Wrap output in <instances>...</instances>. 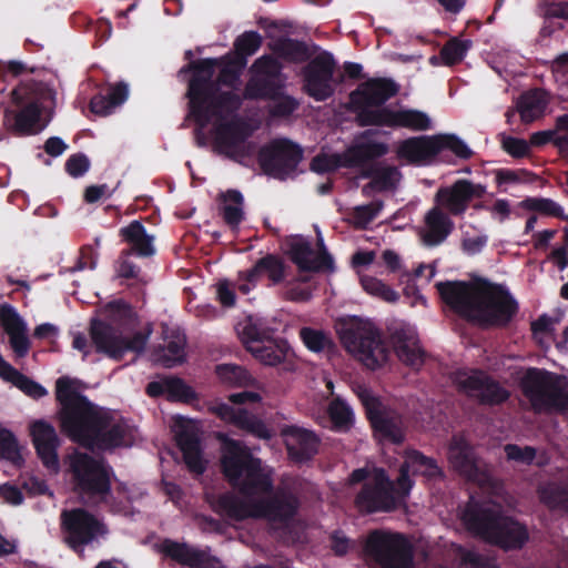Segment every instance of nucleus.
<instances>
[{
  "mask_svg": "<svg viewBox=\"0 0 568 568\" xmlns=\"http://www.w3.org/2000/svg\"><path fill=\"white\" fill-rule=\"evenodd\" d=\"M194 74L189 85L191 115L201 129L212 123L214 145L220 153L243 162L254 154L255 143L250 136L255 128L233 113L241 105V98L233 92L217 93L212 82L216 68H220L219 84L237 87L241 65L234 61L221 63L206 59L193 65Z\"/></svg>",
  "mask_w": 568,
  "mask_h": 568,
  "instance_id": "nucleus-1",
  "label": "nucleus"
},
{
  "mask_svg": "<svg viewBox=\"0 0 568 568\" xmlns=\"http://www.w3.org/2000/svg\"><path fill=\"white\" fill-rule=\"evenodd\" d=\"M219 438L222 440L223 474L243 498L227 493L210 499L214 511L235 520L266 518L270 521H285L293 517L298 501L291 493H272L271 469L253 457L241 442L223 434Z\"/></svg>",
  "mask_w": 568,
  "mask_h": 568,
  "instance_id": "nucleus-2",
  "label": "nucleus"
},
{
  "mask_svg": "<svg viewBox=\"0 0 568 568\" xmlns=\"http://www.w3.org/2000/svg\"><path fill=\"white\" fill-rule=\"evenodd\" d=\"M62 429L74 440L92 449L130 446L132 429L115 414L92 405L68 377L57 381Z\"/></svg>",
  "mask_w": 568,
  "mask_h": 568,
  "instance_id": "nucleus-3",
  "label": "nucleus"
},
{
  "mask_svg": "<svg viewBox=\"0 0 568 568\" xmlns=\"http://www.w3.org/2000/svg\"><path fill=\"white\" fill-rule=\"evenodd\" d=\"M436 286L449 307L479 325H504L518 308L511 295L491 284L439 282Z\"/></svg>",
  "mask_w": 568,
  "mask_h": 568,
  "instance_id": "nucleus-4",
  "label": "nucleus"
},
{
  "mask_svg": "<svg viewBox=\"0 0 568 568\" xmlns=\"http://www.w3.org/2000/svg\"><path fill=\"white\" fill-rule=\"evenodd\" d=\"M459 517L469 532L504 550L521 549L529 539L525 524L503 514L495 500L474 497L460 510Z\"/></svg>",
  "mask_w": 568,
  "mask_h": 568,
  "instance_id": "nucleus-5",
  "label": "nucleus"
},
{
  "mask_svg": "<svg viewBox=\"0 0 568 568\" xmlns=\"http://www.w3.org/2000/svg\"><path fill=\"white\" fill-rule=\"evenodd\" d=\"M110 322L93 318L90 325V336L98 352L110 358L120 359L126 352L144 349L151 331L128 335L121 326L134 318L133 310L123 301H115L105 307Z\"/></svg>",
  "mask_w": 568,
  "mask_h": 568,
  "instance_id": "nucleus-6",
  "label": "nucleus"
},
{
  "mask_svg": "<svg viewBox=\"0 0 568 568\" xmlns=\"http://www.w3.org/2000/svg\"><path fill=\"white\" fill-rule=\"evenodd\" d=\"M336 332L345 349L369 369H377L388 363L389 351L378 328L369 320L357 316L342 318Z\"/></svg>",
  "mask_w": 568,
  "mask_h": 568,
  "instance_id": "nucleus-7",
  "label": "nucleus"
},
{
  "mask_svg": "<svg viewBox=\"0 0 568 568\" xmlns=\"http://www.w3.org/2000/svg\"><path fill=\"white\" fill-rule=\"evenodd\" d=\"M12 94L17 102L26 99L27 104L18 113L6 111L3 125L18 135H31L42 131L49 123L50 119L44 113L54 104L55 92L45 84L34 83L30 87L21 85Z\"/></svg>",
  "mask_w": 568,
  "mask_h": 568,
  "instance_id": "nucleus-8",
  "label": "nucleus"
},
{
  "mask_svg": "<svg viewBox=\"0 0 568 568\" xmlns=\"http://www.w3.org/2000/svg\"><path fill=\"white\" fill-rule=\"evenodd\" d=\"M351 481H365L356 498L358 508L366 513L390 511L407 497L400 487L388 479L381 468H359L352 473Z\"/></svg>",
  "mask_w": 568,
  "mask_h": 568,
  "instance_id": "nucleus-9",
  "label": "nucleus"
},
{
  "mask_svg": "<svg viewBox=\"0 0 568 568\" xmlns=\"http://www.w3.org/2000/svg\"><path fill=\"white\" fill-rule=\"evenodd\" d=\"M521 388L536 412L562 410L568 407V394L556 375L531 368L521 379Z\"/></svg>",
  "mask_w": 568,
  "mask_h": 568,
  "instance_id": "nucleus-10",
  "label": "nucleus"
},
{
  "mask_svg": "<svg viewBox=\"0 0 568 568\" xmlns=\"http://www.w3.org/2000/svg\"><path fill=\"white\" fill-rule=\"evenodd\" d=\"M70 469L75 489L81 495L105 499L110 490V475L101 460L77 452L70 457Z\"/></svg>",
  "mask_w": 568,
  "mask_h": 568,
  "instance_id": "nucleus-11",
  "label": "nucleus"
},
{
  "mask_svg": "<svg viewBox=\"0 0 568 568\" xmlns=\"http://www.w3.org/2000/svg\"><path fill=\"white\" fill-rule=\"evenodd\" d=\"M366 551L383 568H413L412 546L399 534L372 532L366 541Z\"/></svg>",
  "mask_w": 568,
  "mask_h": 568,
  "instance_id": "nucleus-12",
  "label": "nucleus"
},
{
  "mask_svg": "<svg viewBox=\"0 0 568 568\" xmlns=\"http://www.w3.org/2000/svg\"><path fill=\"white\" fill-rule=\"evenodd\" d=\"M237 332L246 349L263 365L275 366L292 355L285 341L270 338L251 320L241 324Z\"/></svg>",
  "mask_w": 568,
  "mask_h": 568,
  "instance_id": "nucleus-13",
  "label": "nucleus"
},
{
  "mask_svg": "<svg viewBox=\"0 0 568 568\" xmlns=\"http://www.w3.org/2000/svg\"><path fill=\"white\" fill-rule=\"evenodd\" d=\"M388 152V145L383 142L362 140L348 148L343 154H321L312 160L311 169L317 173H325L339 166H361L365 162L383 156Z\"/></svg>",
  "mask_w": 568,
  "mask_h": 568,
  "instance_id": "nucleus-14",
  "label": "nucleus"
},
{
  "mask_svg": "<svg viewBox=\"0 0 568 568\" xmlns=\"http://www.w3.org/2000/svg\"><path fill=\"white\" fill-rule=\"evenodd\" d=\"M62 525L65 542L78 552H82L84 546L98 541L108 532L102 521L83 509L63 511Z\"/></svg>",
  "mask_w": 568,
  "mask_h": 568,
  "instance_id": "nucleus-15",
  "label": "nucleus"
},
{
  "mask_svg": "<svg viewBox=\"0 0 568 568\" xmlns=\"http://www.w3.org/2000/svg\"><path fill=\"white\" fill-rule=\"evenodd\" d=\"M302 160V149L285 139H277L261 149L258 161L264 172L276 179L294 174Z\"/></svg>",
  "mask_w": 568,
  "mask_h": 568,
  "instance_id": "nucleus-16",
  "label": "nucleus"
},
{
  "mask_svg": "<svg viewBox=\"0 0 568 568\" xmlns=\"http://www.w3.org/2000/svg\"><path fill=\"white\" fill-rule=\"evenodd\" d=\"M449 465L467 480L480 487L491 486L493 479L487 465L477 458L473 447L460 436H454L447 452Z\"/></svg>",
  "mask_w": 568,
  "mask_h": 568,
  "instance_id": "nucleus-17",
  "label": "nucleus"
},
{
  "mask_svg": "<svg viewBox=\"0 0 568 568\" xmlns=\"http://www.w3.org/2000/svg\"><path fill=\"white\" fill-rule=\"evenodd\" d=\"M361 124L426 131L432 128V119L427 113L415 109L382 108L376 111H364L361 114Z\"/></svg>",
  "mask_w": 568,
  "mask_h": 568,
  "instance_id": "nucleus-18",
  "label": "nucleus"
},
{
  "mask_svg": "<svg viewBox=\"0 0 568 568\" xmlns=\"http://www.w3.org/2000/svg\"><path fill=\"white\" fill-rule=\"evenodd\" d=\"M452 379L460 392L483 404H500L509 397L507 389L481 372L457 371Z\"/></svg>",
  "mask_w": 568,
  "mask_h": 568,
  "instance_id": "nucleus-19",
  "label": "nucleus"
},
{
  "mask_svg": "<svg viewBox=\"0 0 568 568\" xmlns=\"http://www.w3.org/2000/svg\"><path fill=\"white\" fill-rule=\"evenodd\" d=\"M355 390L366 408L375 432L395 444L400 443L404 439L402 418L397 415L382 413L379 400L366 386L359 385Z\"/></svg>",
  "mask_w": 568,
  "mask_h": 568,
  "instance_id": "nucleus-20",
  "label": "nucleus"
},
{
  "mask_svg": "<svg viewBox=\"0 0 568 568\" xmlns=\"http://www.w3.org/2000/svg\"><path fill=\"white\" fill-rule=\"evenodd\" d=\"M398 91L396 83L388 79H371L351 93V103L357 111V118L361 122V114L364 111H376L382 109L383 104L394 97Z\"/></svg>",
  "mask_w": 568,
  "mask_h": 568,
  "instance_id": "nucleus-21",
  "label": "nucleus"
},
{
  "mask_svg": "<svg viewBox=\"0 0 568 568\" xmlns=\"http://www.w3.org/2000/svg\"><path fill=\"white\" fill-rule=\"evenodd\" d=\"M334 69L335 61L327 52L318 54L307 64L304 70V87L312 98L324 101L333 94Z\"/></svg>",
  "mask_w": 568,
  "mask_h": 568,
  "instance_id": "nucleus-22",
  "label": "nucleus"
},
{
  "mask_svg": "<svg viewBox=\"0 0 568 568\" xmlns=\"http://www.w3.org/2000/svg\"><path fill=\"white\" fill-rule=\"evenodd\" d=\"M315 231L318 251H314L305 239L294 237L290 244L291 258L302 271L332 270L333 260L325 247L323 235L317 226Z\"/></svg>",
  "mask_w": 568,
  "mask_h": 568,
  "instance_id": "nucleus-23",
  "label": "nucleus"
},
{
  "mask_svg": "<svg viewBox=\"0 0 568 568\" xmlns=\"http://www.w3.org/2000/svg\"><path fill=\"white\" fill-rule=\"evenodd\" d=\"M484 193L480 185L473 184L467 180H458L452 186L442 187L437 191L436 206L447 210L453 215L463 214L474 197Z\"/></svg>",
  "mask_w": 568,
  "mask_h": 568,
  "instance_id": "nucleus-24",
  "label": "nucleus"
},
{
  "mask_svg": "<svg viewBox=\"0 0 568 568\" xmlns=\"http://www.w3.org/2000/svg\"><path fill=\"white\" fill-rule=\"evenodd\" d=\"M209 410L222 420L230 423L260 439H270L272 437V432L264 422L256 415L248 413L246 409L234 408L226 403L215 402L210 405Z\"/></svg>",
  "mask_w": 568,
  "mask_h": 568,
  "instance_id": "nucleus-25",
  "label": "nucleus"
},
{
  "mask_svg": "<svg viewBox=\"0 0 568 568\" xmlns=\"http://www.w3.org/2000/svg\"><path fill=\"white\" fill-rule=\"evenodd\" d=\"M390 343L400 362L414 369L423 365L424 351L414 327L407 324L395 325L390 329Z\"/></svg>",
  "mask_w": 568,
  "mask_h": 568,
  "instance_id": "nucleus-26",
  "label": "nucleus"
},
{
  "mask_svg": "<svg viewBox=\"0 0 568 568\" xmlns=\"http://www.w3.org/2000/svg\"><path fill=\"white\" fill-rule=\"evenodd\" d=\"M175 438L187 468L196 475L203 474L206 460L202 457L195 424L191 420L179 419L175 425Z\"/></svg>",
  "mask_w": 568,
  "mask_h": 568,
  "instance_id": "nucleus-27",
  "label": "nucleus"
},
{
  "mask_svg": "<svg viewBox=\"0 0 568 568\" xmlns=\"http://www.w3.org/2000/svg\"><path fill=\"white\" fill-rule=\"evenodd\" d=\"M0 324L9 337V344L16 357H24L31 346L26 321L13 306L3 304L0 307Z\"/></svg>",
  "mask_w": 568,
  "mask_h": 568,
  "instance_id": "nucleus-28",
  "label": "nucleus"
},
{
  "mask_svg": "<svg viewBox=\"0 0 568 568\" xmlns=\"http://www.w3.org/2000/svg\"><path fill=\"white\" fill-rule=\"evenodd\" d=\"M410 475H420L426 479H436L442 477L443 473L434 459L412 450L406 453L405 460L399 469V476L397 477V485L404 495H408L413 487Z\"/></svg>",
  "mask_w": 568,
  "mask_h": 568,
  "instance_id": "nucleus-29",
  "label": "nucleus"
},
{
  "mask_svg": "<svg viewBox=\"0 0 568 568\" xmlns=\"http://www.w3.org/2000/svg\"><path fill=\"white\" fill-rule=\"evenodd\" d=\"M160 550L173 560L190 568L220 567V560L216 557L211 556L206 550L191 547L184 542L181 544L166 539L160 545Z\"/></svg>",
  "mask_w": 568,
  "mask_h": 568,
  "instance_id": "nucleus-30",
  "label": "nucleus"
},
{
  "mask_svg": "<svg viewBox=\"0 0 568 568\" xmlns=\"http://www.w3.org/2000/svg\"><path fill=\"white\" fill-rule=\"evenodd\" d=\"M439 141L434 136H415L397 143L399 160L414 164H426L439 153Z\"/></svg>",
  "mask_w": 568,
  "mask_h": 568,
  "instance_id": "nucleus-31",
  "label": "nucleus"
},
{
  "mask_svg": "<svg viewBox=\"0 0 568 568\" xmlns=\"http://www.w3.org/2000/svg\"><path fill=\"white\" fill-rule=\"evenodd\" d=\"M281 65L272 57H261L252 65L253 77L245 88V97L250 99L265 98L271 91V83L278 74Z\"/></svg>",
  "mask_w": 568,
  "mask_h": 568,
  "instance_id": "nucleus-32",
  "label": "nucleus"
},
{
  "mask_svg": "<svg viewBox=\"0 0 568 568\" xmlns=\"http://www.w3.org/2000/svg\"><path fill=\"white\" fill-rule=\"evenodd\" d=\"M34 447L44 466L57 470L59 466L57 447L59 439L53 426L45 422H36L31 426Z\"/></svg>",
  "mask_w": 568,
  "mask_h": 568,
  "instance_id": "nucleus-33",
  "label": "nucleus"
},
{
  "mask_svg": "<svg viewBox=\"0 0 568 568\" xmlns=\"http://www.w3.org/2000/svg\"><path fill=\"white\" fill-rule=\"evenodd\" d=\"M282 435L290 456L296 462H304L316 454L318 447L317 436L298 426L283 428Z\"/></svg>",
  "mask_w": 568,
  "mask_h": 568,
  "instance_id": "nucleus-34",
  "label": "nucleus"
},
{
  "mask_svg": "<svg viewBox=\"0 0 568 568\" xmlns=\"http://www.w3.org/2000/svg\"><path fill=\"white\" fill-rule=\"evenodd\" d=\"M453 222L439 206H434L425 215V224L419 235L427 246H435L446 240L453 230Z\"/></svg>",
  "mask_w": 568,
  "mask_h": 568,
  "instance_id": "nucleus-35",
  "label": "nucleus"
},
{
  "mask_svg": "<svg viewBox=\"0 0 568 568\" xmlns=\"http://www.w3.org/2000/svg\"><path fill=\"white\" fill-rule=\"evenodd\" d=\"M364 176L369 178L371 182L363 187L366 195L374 192L393 191L397 187L402 180V173L396 166L385 163H377L372 165Z\"/></svg>",
  "mask_w": 568,
  "mask_h": 568,
  "instance_id": "nucleus-36",
  "label": "nucleus"
},
{
  "mask_svg": "<svg viewBox=\"0 0 568 568\" xmlns=\"http://www.w3.org/2000/svg\"><path fill=\"white\" fill-rule=\"evenodd\" d=\"M120 234L138 255L151 256L154 254V237L146 233L145 227L139 221H133L128 226L122 227Z\"/></svg>",
  "mask_w": 568,
  "mask_h": 568,
  "instance_id": "nucleus-37",
  "label": "nucleus"
},
{
  "mask_svg": "<svg viewBox=\"0 0 568 568\" xmlns=\"http://www.w3.org/2000/svg\"><path fill=\"white\" fill-rule=\"evenodd\" d=\"M0 377L13 384L19 389H21L24 394L33 397L40 398L47 395V390L40 384L33 382L28 378L19 371H17L10 363H8L4 357L0 354Z\"/></svg>",
  "mask_w": 568,
  "mask_h": 568,
  "instance_id": "nucleus-38",
  "label": "nucleus"
},
{
  "mask_svg": "<svg viewBox=\"0 0 568 568\" xmlns=\"http://www.w3.org/2000/svg\"><path fill=\"white\" fill-rule=\"evenodd\" d=\"M548 103L547 93L534 90L523 94L518 101V112L524 122H532L542 116Z\"/></svg>",
  "mask_w": 568,
  "mask_h": 568,
  "instance_id": "nucleus-39",
  "label": "nucleus"
},
{
  "mask_svg": "<svg viewBox=\"0 0 568 568\" xmlns=\"http://www.w3.org/2000/svg\"><path fill=\"white\" fill-rule=\"evenodd\" d=\"M184 336L176 335L172 339L168 341L163 347L155 349L152 353L151 358L155 364L164 367H173L184 361Z\"/></svg>",
  "mask_w": 568,
  "mask_h": 568,
  "instance_id": "nucleus-40",
  "label": "nucleus"
},
{
  "mask_svg": "<svg viewBox=\"0 0 568 568\" xmlns=\"http://www.w3.org/2000/svg\"><path fill=\"white\" fill-rule=\"evenodd\" d=\"M215 375L219 382L227 387H246L253 384V378L248 372L233 363L216 365Z\"/></svg>",
  "mask_w": 568,
  "mask_h": 568,
  "instance_id": "nucleus-41",
  "label": "nucleus"
},
{
  "mask_svg": "<svg viewBox=\"0 0 568 568\" xmlns=\"http://www.w3.org/2000/svg\"><path fill=\"white\" fill-rule=\"evenodd\" d=\"M539 499L552 510H568V485L546 483L538 488Z\"/></svg>",
  "mask_w": 568,
  "mask_h": 568,
  "instance_id": "nucleus-42",
  "label": "nucleus"
},
{
  "mask_svg": "<svg viewBox=\"0 0 568 568\" xmlns=\"http://www.w3.org/2000/svg\"><path fill=\"white\" fill-rule=\"evenodd\" d=\"M221 213L227 225L236 227L244 217L242 194L237 191L226 192L223 195Z\"/></svg>",
  "mask_w": 568,
  "mask_h": 568,
  "instance_id": "nucleus-43",
  "label": "nucleus"
},
{
  "mask_svg": "<svg viewBox=\"0 0 568 568\" xmlns=\"http://www.w3.org/2000/svg\"><path fill=\"white\" fill-rule=\"evenodd\" d=\"M358 275L363 290L371 296L387 303H396L398 301L399 294L382 280L362 274L361 271H358Z\"/></svg>",
  "mask_w": 568,
  "mask_h": 568,
  "instance_id": "nucleus-44",
  "label": "nucleus"
},
{
  "mask_svg": "<svg viewBox=\"0 0 568 568\" xmlns=\"http://www.w3.org/2000/svg\"><path fill=\"white\" fill-rule=\"evenodd\" d=\"M250 276H267L273 284H277L284 278V265L280 258L268 255L256 262L251 268Z\"/></svg>",
  "mask_w": 568,
  "mask_h": 568,
  "instance_id": "nucleus-45",
  "label": "nucleus"
},
{
  "mask_svg": "<svg viewBox=\"0 0 568 568\" xmlns=\"http://www.w3.org/2000/svg\"><path fill=\"white\" fill-rule=\"evenodd\" d=\"M558 323V317H550L548 315H541L538 317L531 323V331L535 339L541 346H548L550 342L554 341V333Z\"/></svg>",
  "mask_w": 568,
  "mask_h": 568,
  "instance_id": "nucleus-46",
  "label": "nucleus"
},
{
  "mask_svg": "<svg viewBox=\"0 0 568 568\" xmlns=\"http://www.w3.org/2000/svg\"><path fill=\"white\" fill-rule=\"evenodd\" d=\"M272 49L277 55L291 61H301L306 58L305 47L292 39H277L273 42Z\"/></svg>",
  "mask_w": 568,
  "mask_h": 568,
  "instance_id": "nucleus-47",
  "label": "nucleus"
},
{
  "mask_svg": "<svg viewBox=\"0 0 568 568\" xmlns=\"http://www.w3.org/2000/svg\"><path fill=\"white\" fill-rule=\"evenodd\" d=\"M329 420L335 428H347L353 419L351 407L341 398L333 399L327 408Z\"/></svg>",
  "mask_w": 568,
  "mask_h": 568,
  "instance_id": "nucleus-48",
  "label": "nucleus"
},
{
  "mask_svg": "<svg viewBox=\"0 0 568 568\" xmlns=\"http://www.w3.org/2000/svg\"><path fill=\"white\" fill-rule=\"evenodd\" d=\"M0 457L11 462L14 465H20L22 457L19 444L14 435L0 427Z\"/></svg>",
  "mask_w": 568,
  "mask_h": 568,
  "instance_id": "nucleus-49",
  "label": "nucleus"
},
{
  "mask_svg": "<svg viewBox=\"0 0 568 568\" xmlns=\"http://www.w3.org/2000/svg\"><path fill=\"white\" fill-rule=\"evenodd\" d=\"M304 345L312 352L320 353L328 348L332 341L323 331L304 327L300 331Z\"/></svg>",
  "mask_w": 568,
  "mask_h": 568,
  "instance_id": "nucleus-50",
  "label": "nucleus"
},
{
  "mask_svg": "<svg viewBox=\"0 0 568 568\" xmlns=\"http://www.w3.org/2000/svg\"><path fill=\"white\" fill-rule=\"evenodd\" d=\"M484 557L473 550L458 547L454 551V558L450 564L440 566V568H481Z\"/></svg>",
  "mask_w": 568,
  "mask_h": 568,
  "instance_id": "nucleus-51",
  "label": "nucleus"
},
{
  "mask_svg": "<svg viewBox=\"0 0 568 568\" xmlns=\"http://www.w3.org/2000/svg\"><path fill=\"white\" fill-rule=\"evenodd\" d=\"M528 210L536 211L549 216L562 217L568 220V215H564L562 207L550 199L529 197L523 202Z\"/></svg>",
  "mask_w": 568,
  "mask_h": 568,
  "instance_id": "nucleus-52",
  "label": "nucleus"
},
{
  "mask_svg": "<svg viewBox=\"0 0 568 568\" xmlns=\"http://www.w3.org/2000/svg\"><path fill=\"white\" fill-rule=\"evenodd\" d=\"M469 47L470 41H462L456 38L449 40L440 51V58L444 64L453 65L462 61Z\"/></svg>",
  "mask_w": 568,
  "mask_h": 568,
  "instance_id": "nucleus-53",
  "label": "nucleus"
},
{
  "mask_svg": "<svg viewBox=\"0 0 568 568\" xmlns=\"http://www.w3.org/2000/svg\"><path fill=\"white\" fill-rule=\"evenodd\" d=\"M437 140L439 141V152L444 149L452 150L457 156L463 159H468L471 156L473 152L468 148V145L453 134H445V135H436Z\"/></svg>",
  "mask_w": 568,
  "mask_h": 568,
  "instance_id": "nucleus-54",
  "label": "nucleus"
},
{
  "mask_svg": "<svg viewBox=\"0 0 568 568\" xmlns=\"http://www.w3.org/2000/svg\"><path fill=\"white\" fill-rule=\"evenodd\" d=\"M164 387L168 397L174 400H189L194 396L192 388L179 378H165Z\"/></svg>",
  "mask_w": 568,
  "mask_h": 568,
  "instance_id": "nucleus-55",
  "label": "nucleus"
},
{
  "mask_svg": "<svg viewBox=\"0 0 568 568\" xmlns=\"http://www.w3.org/2000/svg\"><path fill=\"white\" fill-rule=\"evenodd\" d=\"M508 460L515 462L521 465H529L536 457V449L530 446H518L515 444H508L504 448Z\"/></svg>",
  "mask_w": 568,
  "mask_h": 568,
  "instance_id": "nucleus-56",
  "label": "nucleus"
},
{
  "mask_svg": "<svg viewBox=\"0 0 568 568\" xmlns=\"http://www.w3.org/2000/svg\"><path fill=\"white\" fill-rule=\"evenodd\" d=\"M381 203H371L358 206L353 214L354 224L358 227H366L381 212Z\"/></svg>",
  "mask_w": 568,
  "mask_h": 568,
  "instance_id": "nucleus-57",
  "label": "nucleus"
},
{
  "mask_svg": "<svg viewBox=\"0 0 568 568\" xmlns=\"http://www.w3.org/2000/svg\"><path fill=\"white\" fill-rule=\"evenodd\" d=\"M261 36L257 32H245L235 42L236 50L243 55L254 54L261 47Z\"/></svg>",
  "mask_w": 568,
  "mask_h": 568,
  "instance_id": "nucleus-58",
  "label": "nucleus"
},
{
  "mask_svg": "<svg viewBox=\"0 0 568 568\" xmlns=\"http://www.w3.org/2000/svg\"><path fill=\"white\" fill-rule=\"evenodd\" d=\"M503 148L508 154L515 158H521L529 153L530 146L529 142L526 140L506 136L503 139Z\"/></svg>",
  "mask_w": 568,
  "mask_h": 568,
  "instance_id": "nucleus-59",
  "label": "nucleus"
},
{
  "mask_svg": "<svg viewBox=\"0 0 568 568\" xmlns=\"http://www.w3.org/2000/svg\"><path fill=\"white\" fill-rule=\"evenodd\" d=\"M89 168L90 161L83 154H74L70 156L65 163L67 172L73 178L83 175L89 170Z\"/></svg>",
  "mask_w": 568,
  "mask_h": 568,
  "instance_id": "nucleus-60",
  "label": "nucleus"
},
{
  "mask_svg": "<svg viewBox=\"0 0 568 568\" xmlns=\"http://www.w3.org/2000/svg\"><path fill=\"white\" fill-rule=\"evenodd\" d=\"M497 179L500 183H524L531 182L534 175L524 170H500L497 173Z\"/></svg>",
  "mask_w": 568,
  "mask_h": 568,
  "instance_id": "nucleus-61",
  "label": "nucleus"
},
{
  "mask_svg": "<svg viewBox=\"0 0 568 568\" xmlns=\"http://www.w3.org/2000/svg\"><path fill=\"white\" fill-rule=\"evenodd\" d=\"M297 108V102L291 97H280L273 101L271 112L273 115L286 116Z\"/></svg>",
  "mask_w": 568,
  "mask_h": 568,
  "instance_id": "nucleus-62",
  "label": "nucleus"
},
{
  "mask_svg": "<svg viewBox=\"0 0 568 568\" xmlns=\"http://www.w3.org/2000/svg\"><path fill=\"white\" fill-rule=\"evenodd\" d=\"M552 73L555 80L560 84L568 87V52L559 55L552 62Z\"/></svg>",
  "mask_w": 568,
  "mask_h": 568,
  "instance_id": "nucleus-63",
  "label": "nucleus"
},
{
  "mask_svg": "<svg viewBox=\"0 0 568 568\" xmlns=\"http://www.w3.org/2000/svg\"><path fill=\"white\" fill-rule=\"evenodd\" d=\"M91 111L99 115H108L115 109L114 103L109 99L108 95H97L91 100Z\"/></svg>",
  "mask_w": 568,
  "mask_h": 568,
  "instance_id": "nucleus-64",
  "label": "nucleus"
}]
</instances>
